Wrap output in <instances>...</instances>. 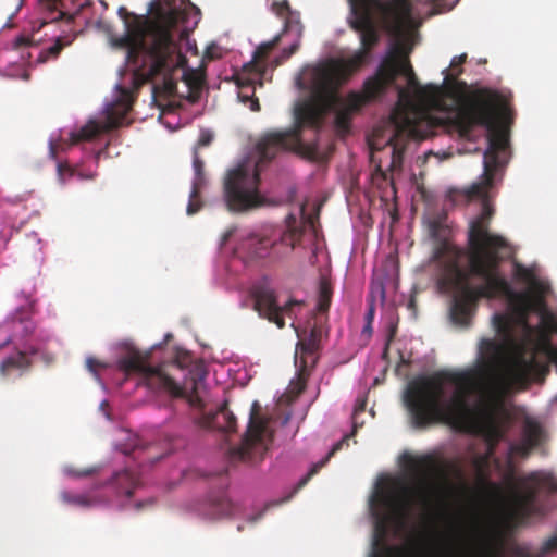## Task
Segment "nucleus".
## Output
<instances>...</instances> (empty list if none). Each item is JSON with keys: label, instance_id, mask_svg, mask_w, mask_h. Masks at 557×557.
Here are the masks:
<instances>
[{"label": "nucleus", "instance_id": "obj_1", "mask_svg": "<svg viewBox=\"0 0 557 557\" xmlns=\"http://www.w3.org/2000/svg\"><path fill=\"white\" fill-rule=\"evenodd\" d=\"M467 54L454 57L449 69L443 71L442 85L426 84L438 89V101L428 104L407 87L396 86L398 102L392 112L385 128H375L369 139L371 160L376 163L375 171L387 178V172L400 171L404 152L410 139H422L425 135L419 131V123L429 119L431 109L453 113L451 123L462 137H468L474 127L482 126L488 132V147L484 152L482 182L469 187L470 196H482L486 186H492L495 173L506 165L509 137L500 125L509 114L506 99L496 90L478 88L468 91V85L459 81L461 65Z\"/></svg>", "mask_w": 557, "mask_h": 557}, {"label": "nucleus", "instance_id": "obj_2", "mask_svg": "<svg viewBox=\"0 0 557 557\" xmlns=\"http://www.w3.org/2000/svg\"><path fill=\"white\" fill-rule=\"evenodd\" d=\"M411 468L414 473L410 482L389 476L376 482L369 499L372 522H521L544 515L546 507L541 500L542 493L557 495V478L550 473L532 472L519 484L511 476L506 488L479 473L474 486L461 483L465 500L478 512L497 513L504 518L434 520L425 516L447 500L451 483L442 470L420 471L416 460H411Z\"/></svg>", "mask_w": 557, "mask_h": 557}, {"label": "nucleus", "instance_id": "obj_3", "mask_svg": "<svg viewBox=\"0 0 557 557\" xmlns=\"http://www.w3.org/2000/svg\"><path fill=\"white\" fill-rule=\"evenodd\" d=\"M504 359V376L508 359L507 342L483 338L480 342V360L462 370H440L420 375L408 383L404 394L405 405L416 429L445 423L481 435L490 448L505 437L508 412L495 380V366Z\"/></svg>", "mask_w": 557, "mask_h": 557}, {"label": "nucleus", "instance_id": "obj_4", "mask_svg": "<svg viewBox=\"0 0 557 557\" xmlns=\"http://www.w3.org/2000/svg\"><path fill=\"white\" fill-rule=\"evenodd\" d=\"M351 17L349 27L359 34L360 48L349 58L330 60L312 71L311 85L315 94L330 97L335 111L334 124L338 133L350 129L352 115L366 103L383 95L404 75L410 89L421 102L434 104L438 101V89L421 86L408 55L399 46L393 47L383 58L374 75L363 83L362 92L350 91L345 98L336 95L337 89L370 59L372 50L381 40V28L400 27L410 21L413 4H429L432 0H348Z\"/></svg>", "mask_w": 557, "mask_h": 557}, {"label": "nucleus", "instance_id": "obj_5", "mask_svg": "<svg viewBox=\"0 0 557 557\" xmlns=\"http://www.w3.org/2000/svg\"><path fill=\"white\" fill-rule=\"evenodd\" d=\"M491 186L485 187L482 196H466L469 200L480 198L481 212L469 222L467 232L466 272L455 263L443 271L440 284L454 293L450 306V319L460 326H469L480 298L513 295V288L500 271V264L510 257L509 242L502 235L491 232L490 226L494 208L487 199Z\"/></svg>", "mask_w": 557, "mask_h": 557}, {"label": "nucleus", "instance_id": "obj_6", "mask_svg": "<svg viewBox=\"0 0 557 557\" xmlns=\"http://www.w3.org/2000/svg\"><path fill=\"white\" fill-rule=\"evenodd\" d=\"M321 112L312 104H299L295 109V124L283 131L264 133L256 145L258 159L255 164L244 162L228 171L224 181V198L228 210L243 212L261 205L259 176L263 168L280 152L298 150L304 126L320 127Z\"/></svg>", "mask_w": 557, "mask_h": 557}, {"label": "nucleus", "instance_id": "obj_7", "mask_svg": "<svg viewBox=\"0 0 557 557\" xmlns=\"http://www.w3.org/2000/svg\"><path fill=\"white\" fill-rule=\"evenodd\" d=\"M177 13L172 11L163 24L153 25L146 39L137 38L126 23L127 33L116 40V45L127 49V63L145 82H154V90L165 96L176 92L177 79L174 73L186 63L175 39L173 28Z\"/></svg>", "mask_w": 557, "mask_h": 557}, {"label": "nucleus", "instance_id": "obj_8", "mask_svg": "<svg viewBox=\"0 0 557 557\" xmlns=\"http://www.w3.org/2000/svg\"><path fill=\"white\" fill-rule=\"evenodd\" d=\"M505 297L515 304L517 322L522 329V336L517 339L512 335L511 320L503 314L494 315V327L507 342V377L511 383L519 385L543 382L548 375V359L554 347L542 329L532 326L528 322L531 310L529 294L513 290V295Z\"/></svg>", "mask_w": 557, "mask_h": 557}, {"label": "nucleus", "instance_id": "obj_9", "mask_svg": "<svg viewBox=\"0 0 557 557\" xmlns=\"http://www.w3.org/2000/svg\"><path fill=\"white\" fill-rule=\"evenodd\" d=\"M148 354H141L136 348H129L127 352L120 357L117 367L120 370L141 375L144 383L153 391H165L172 397L185 398L190 407L203 409L205 401L202 389L205 388V379L207 373L202 370H196L190 373V377L183 385L177 384L162 367H153L148 363Z\"/></svg>", "mask_w": 557, "mask_h": 557}, {"label": "nucleus", "instance_id": "obj_10", "mask_svg": "<svg viewBox=\"0 0 557 557\" xmlns=\"http://www.w3.org/2000/svg\"><path fill=\"white\" fill-rule=\"evenodd\" d=\"M318 222V214L302 213V220L298 222L296 218L289 216L287 220V228L284 231L280 239H272L268 236H260L257 234L249 235L242 244V249L247 251L248 256L252 259H262L274 255L278 257L276 247L278 244L284 245L290 251L297 244L300 243L306 227L311 228L314 233L315 223Z\"/></svg>", "mask_w": 557, "mask_h": 557}, {"label": "nucleus", "instance_id": "obj_11", "mask_svg": "<svg viewBox=\"0 0 557 557\" xmlns=\"http://www.w3.org/2000/svg\"><path fill=\"white\" fill-rule=\"evenodd\" d=\"M120 95L117 99L107 108V117L103 124L90 120L77 132L70 133V145H76L81 141H88L101 133L109 132L120 127L132 109L133 94L129 89L119 87Z\"/></svg>", "mask_w": 557, "mask_h": 557}, {"label": "nucleus", "instance_id": "obj_12", "mask_svg": "<svg viewBox=\"0 0 557 557\" xmlns=\"http://www.w3.org/2000/svg\"><path fill=\"white\" fill-rule=\"evenodd\" d=\"M267 420L259 416V404L253 403L249 423L242 443L230 449L233 460L255 462L261 459L267 450L263 436L267 431Z\"/></svg>", "mask_w": 557, "mask_h": 557}, {"label": "nucleus", "instance_id": "obj_13", "mask_svg": "<svg viewBox=\"0 0 557 557\" xmlns=\"http://www.w3.org/2000/svg\"><path fill=\"white\" fill-rule=\"evenodd\" d=\"M428 233L434 242L433 260L442 264L443 271H447L455 263L459 265L461 250L449 240L450 228L447 225L445 212L432 215L428 222Z\"/></svg>", "mask_w": 557, "mask_h": 557}, {"label": "nucleus", "instance_id": "obj_14", "mask_svg": "<svg viewBox=\"0 0 557 557\" xmlns=\"http://www.w3.org/2000/svg\"><path fill=\"white\" fill-rule=\"evenodd\" d=\"M324 334L325 331L323 329L322 322L317 321L312 326H310L308 337L301 338L297 345L295 362L299 366L297 389L298 394L305 391L306 380L309 375L308 367H313L315 363V354L320 348V343Z\"/></svg>", "mask_w": 557, "mask_h": 557}, {"label": "nucleus", "instance_id": "obj_15", "mask_svg": "<svg viewBox=\"0 0 557 557\" xmlns=\"http://www.w3.org/2000/svg\"><path fill=\"white\" fill-rule=\"evenodd\" d=\"M253 299L255 310L259 315L276 324L280 329L285 326L284 317L292 318L293 308L300 306V302L296 300H289L284 306H280L274 290L267 286L257 287L253 292Z\"/></svg>", "mask_w": 557, "mask_h": 557}, {"label": "nucleus", "instance_id": "obj_16", "mask_svg": "<svg viewBox=\"0 0 557 557\" xmlns=\"http://www.w3.org/2000/svg\"><path fill=\"white\" fill-rule=\"evenodd\" d=\"M193 166L195 172V177L193 180V186L191 191L189 195V202L187 205V214L193 215L200 211L202 208V201H201V190L207 184V180L205 176L203 168L205 163L199 158L197 151L194 152V160H193Z\"/></svg>", "mask_w": 557, "mask_h": 557}, {"label": "nucleus", "instance_id": "obj_17", "mask_svg": "<svg viewBox=\"0 0 557 557\" xmlns=\"http://www.w3.org/2000/svg\"><path fill=\"white\" fill-rule=\"evenodd\" d=\"M237 507L224 493H218L209 497L205 505L203 515L210 519H233Z\"/></svg>", "mask_w": 557, "mask_h": 557}, {"label": "nucleus", "instance_id": "obj_18", "mask_svg": "<svg viewBox=\"0 0 557 557\" xmlns=\"http://www.w3.org/2000/svg\"><path fill=\"white\" fill-rule=\"evenodd\" d=\"M32 360L25 352L17 354L3 359L0 363V374L3 377H10L14 374L22 376L30 370Z\"/></svg>", "mask_w": 557, "mask_h": 557}, {"label": "nucleus", "instance_id": "obj_19", "mask_svg": "<svg viewBox=\"0 0 557 557\" xmlns=\"http://www.w3.org/2000/svg\"><path fill=\"white\" fill-rule=\"evenodd\" d=\"M138 483L139 480L137 475L134 472L125 469L113 474L111 481L109 482V487L112 488L119 496L131 497Z\"/></svg>", "mask_w": 557, "mask_h": 557}, {"label": "nucleus", "instance_id": "obj_20", "mask_svg": "<svg viewBox=\"0 0 557 557\" xmlns=\"http://www.w3.org/2000/svg\"><path fill=\"white\" fill-rule=\"evenodd\" d=\"M373 546L379 547L389 531L392 524H373ZM396 527H407L408 524H395ZM418 527H505L513 530L519 524H417Z\"/></svg>", "mask_w": 557, "mask_h": 557}, {"label": "nucleus", "instance_id": "obj_21", "mask_svg": "<svg viewBox=\"0 0 557 557\" xmlns=\"http://www.w3.org/2000/svg\"><path fill=\"white\" fill-rule=\"evenodd\" d=\"M207 425L224 432H234L236 430V417L228 410L227 406L224 405L216 413L207 418Z\"/></svg>", "mask_w": 557, "mask_h": 557}, {"label": "nucleus", "instance_id": "obj_22", "mask_svg": "<svg viewBox=\"0 0 557 557\" xmlns=\"http://www.w3.org/2000/svg\"><path fill=\"white\" fill-rule=\"evenodd\" d=\"M62 503L73 508H90L101 503V500L90 494H79L70 491H62L59 495Z\"/></svg>", "mask_w": 557, "mask_h": 557}, {"label": "nucleus", "instance_id": "obj_23", "mask_svg": "<svg viewBox=\"0 0 557 557\" xmlns=\"http://www.w3.org/2000/svg\"><path fill=\"white\" fill-rule=\"evenodd\" d=\"M544 437L542 424L534 418L527 417L522 428V440L537 447Z\"/></svg>", "mask_w": 557, "mask_h": 557}, {"label": "nucleus", "instance_id": "obj_24", "mask_svg": "<svg viewBox=\"0 0 557 557\" xmlns=\"http://www.w3.org/2000/svg\"><path fill=\"white\" fill-rule=\"evenodd\" d=\"M280 41V37L276 36L273 40L262 42L255 51L253 59L251 62L244 65V69H255L258 74H262L264 71V66L261 64V61L264 60L268 54L276 47Z\"/></svg>", "mask_w": 557, "mask_h": 557}, {"label": "nucleus", "instance_id": "obj_25", "mask_svg": "<svg viewBox=\"0 0 557 557\" xmlns=\"http://www.w3.org/2000/svg\"><path fill=\"white\" fill-rule=\"evenodd\" d=\"M555 550H557V534L547 539L542 544L540 552L535 556H532L529 552H527L525 549H523L521 547H517L513 553H515L516 557H544L545 555L553 553ZM373 557H381V556L376 555V553H375L373 555Z\"/></svg>", "mask_w": 557, "mask_h": 557}, {"label": "nucleus", "instance_id": "obj_26", "mask_svg": "<svg viewBox=\"0 0 557 557\" xmlns=\"http://www.w3.org/2000/svg\"><path fill=\"white\" fill-rule=\"evenodd\" d=\"M344 442H346V437L343 438L341 442H338L337 444H335L332 448V450L329 453V455L322 459L321 461H319L318 463L313 465V467L310 469V471L299 480V482L297 483L296 485V488H295V492L302 488L308 482L309 480L319 472V470L321 468H323L326 462L329 461V459L331 458V456H333L335 454V451L339 450L342 448V445L344 444Z\"/></svg>", "mask_w": 557, "mask_h": 557}, {"label": "nucleus", "instance_id": "obj_27", "mask_svg": "<svg viewBox=\"0 0 557 557\" xmlns=\"http://www.w3.org/2000/svg\"><path fill=\"white\" fill-rule=\"evenodd\" d=\"M332 286L327 280L322 278L319 285V298L317 309L320 313L329 311L332 300Z\"/></svg>", "mask_w": 557, "mask_h": 557}, {"label": "nucleus", "instance_id": "obj_28", "mask_svg": "<svg viewBox=\"0 0 557 557\" xmlns=\"http://www.w3.org/2000/svg\"><path fill=\"white\" fill-rule=\"evenodd\" d=\"M515 274L519 280H522V281L531 284L532 288L536 293H539V294L544 293L545 286L541 282L536 281V278L534 277V274L531 270L517 263L515 267Z\"/></svg>", "mask_w": 557, "mask_h": 557}, {"label": "nucleus", "instance_id": "obj_29", "mask_svg": "<svg viewBox=\"0 0 557 557\" xmlns=\"http://www.w3.org/2000/svg\"><path fill=\"white\" fill-rule=\"evenodd\" d=\"M63 48H64V44L59 38L52 46L40 51V53L37 58V61L39 63H45L49 59H54L60 54V52L62 51Z\"/></svg>", "mask_w": 557, "mask_h": 557}, {"label": "nucleus", "instance_id": "obj_30", "mask_svg": "<svg viewBox=\"0 0 557 557\" xmlns=\"http://www.w3.org/2000/svg\"><path fill=\"white\" fill-rule=\"evenodd\" d=\"M252 72L258 76V78H260L261 74H258V72L255 69L248 67L245 70L243 67V73H240L236 76V84H237L238 88L244 89V88L252 87L255 81H253V78H251L249 76V74Z\"/></svg>", "mask_w": 557, "mask_h": 557}, {"label": "nucleus", "instance_id": "obj_31", "mask_svg": "<svg viewBox=\"0 0 557 557\" xmlns=\"http://www.w3.org/2000/svg\"><path fill=\"white\" fill-rule=\"evenodd\" d=\"M184 79L191 88H200L203 84V74L193 70L184 71Z\"/></svg>", "mask_w": 557, "mask_h": 557}, {"label": "nucleus", "instance_id": "obj_32", "mask_svg": "<svg viewBox=\"0 0 557 557\" xmlns=\"http://www.w3.org/2000/svg\"><path fill=\"white\" fill-rule=\"evenodd\" d=\"M533 448H535V446L531 445L524 440H521L519 443L511 445V451L522 457L528 456Z\"/></svg>", "mask_w": 557, "mask_h": 557}, {"label": "nucleus", "instance_id": "obj_33", "mask_svg": "<svg viewBox=\"0 0 557 557\" xmlns=\"http://www.w3.org/2000/svg\"><path fill=\"white\" fill-rule=\"evenodd\" d=\"M429 554V547L422 544H413L408 550L409 557H426Z\"/></svg>", "mask_w": 557, "mask_h": 557}, {"label": "nucleus", "instance_id": "obj_34", "mask_svg": "<svg viewBox=\"0 0 557 557\" xmlns=\"http://www.w3.org/2000/svg\"><path fill=\"white\" fill-rule=\"evenodd\" d=\"M299 49V42H294L293 45H290L288 48H285L283 51H282V54L280 57V60H277V64L282 63L283 61L287 60L288 58H290L297 50Z\"/></svg>", "mask_w": 557, "mask_h": 557}, {"label": "nucleus", "instance_id": "obj_35", "mask_svg": "<svg viewBox=\"0 0 557 557\" xmlns=\"http://www.w3.org/2000/svg\"><path fill=\"white\" fill-rule=\"evenodd\" d=\"M212 140H213V135L209 131H202L200 133L197 146L198 147L209 146Z\"/></svg>", "mask_w": 557, "mask_h": 557}, {"label": "nucleus", "instance_id": "obj_36", "mask_svg": "<svg viewBox=\"0 0 557 557\" xmlns=\"http://www.w3.org/2000/svg\"><path fill=\"white\" fill-rule=\"evenodd\" d=\"M86 367L91 373L96 374L98 369L103 368L104 364L97 360L96 358L89 357L86 360Z\"/></svg>", "mask_w": 557, "mask_h": 557}, {"label": "nucleus", "instance_id": "obj_37", "mask_svg": "<svg viewBox=\"0 0 557 557\" xmlns=\"http://www.w3.org/2000/svg\"><path fill=\"white\" fill-rule=\"evenodd\" d=\"M274 11L278 14V15H283L285 12L288 11L289 9V5H288V2L287 1H284V2H274L272 4Z\"/></svg>", "mask_w": 557, "mask_h": 557}, {"label": "nucleus", "instance_id": "obj_38", "mask_svg": "<svg viewBox=\"0 0 557 557\" xmlns=\"http://www.w3.org/2000/svg\"><path fill=\"white\" fill-rule=\"evenodd\" d=\"M61 0H40L41 5L46 7L48 10H55Z\"/></svg>", "mask_w": 557, "mask_h": 557}, {"label": "nucleus", "instance_id": "obj_39", "mask_svg": "<svg viewBox=\"0 0 557 557\" xmlns=\"http://www.w3.org/2000/svg\"><path fill=\"white\" fill-rule=\"evenodd\" d=\"M64 172H67V173H70V175H72L71 169L66 164L59 163L58 164V174L62 182H64V178H63Z\"/></svg>", "mask_w": 557, "mask_h": 557}, {"label": "nucleus", "instance_id": "obj_40", "mask_svg": "<svg viewBox=\"0 0 557 557\" xmlns=\"http://www.w3.org/2000/svg\"><path fill=\"white\" fill-rule=\"evenodd\" d=\"M20 325H23L25 336L32 334L34 331V325L30 321L20 322Z\"/></svg>", "mask_w": 557, "mask_h": 557}, {"label": "nucleus", "instance_id": "obj_41", "mask_svg": "<svg viewBox=\"0 0 557 557\" xmlns=\"http://www.w3.org/2000/svg\"><path fill=\"white\" fill-rule=\"evenodd\" d=\"M249 102H250V110L251 111L257 112V111L260 110V103H259L258 98L252 97Z\"/></svg>", "mask_w": 557, "mask_h": 557}, {"label": "nucleus", "instance_id": "obj_42", "mask_svg": "<svg viewBox=\"0 0 557 557\" xmlns=\"http://www.w3.org/2000/svg\"><path fill=\"white\" fill-rule=\"evenodd\" d=\"M189 361V356L188 355H185L182 359L181 358H177L174 363L178 367V368H183L187 362Z\"/></svg>", "mask_w": 557, "mask_h": 557}, {"label": "nucleus", "instance_id": "obj_43", "mask_svg": "<svg viewBox=\"0 0 557 557\" xmlns=\"http://www.w3.org/2000/svg\"><path fill=\"white\" fill-rule=\"evenodd\" d=\"M548 373L550 372V363L552 362H555L557 364V349L554 348V351H552V354H549V359H548Z\"/></svg>", "mask_w": 557, "mask_h": 557}, {"label": "nucleus", "instance_id": "obj_44", "mask_svg": "<svg viewBox=\"0 0 557 557\" xmlns=\"http://www.w3.org/2000/svg\"><path fill=\"white\" fill-rule=\"evenodd\" d=\"M253 92H255V90H253V89H252V95H251V96H250V95H245V94H243V92H239V94H238V97H239V99L242 100V102L247 103V102H249V101L251 100V98L253 97Z\"/></svg>", "mask_w": 557, "mask_h": 557}, {"label": "nucleus", "instance_id": "obj_45", "mask_svg": "<svg viewBox=\"0 0 557 557\" xmlns=\"http://www.w3.org/2000/svg\"><path fill=\"white\" fill-rule=\"evenodd\" d=\"M366 408V400H358L355 407V413L362 412Z\"/></svg>", "mask_w": 557, "mask_h": 557}, {"label": "nucleus", "instance_id": "obj_46", "mask_svg": "<svg viewBox=\"0 0 557 557\" xmlns=\"http://www.w3.org/2000/svg\"><path fill=\"white\" fill-rule=\"evenodd\" d=\"M233 231H227L222 235L221 244L224 245L228 238L232 236Z\"/></svg>", "mask_w": 557, "mask_h": 557}, {"label": "nucleus", "instance_id": "obj_47", "mask_svg": "<svg viewBox=\"0 0 557 557\" xmlns=\"http://www.w3.org/2000/svg\"><path fill=\"white\" fill-rule=\"evenodd\" d=\"M374 315V308L371 306L367 312V321L372 322Z\"/></svg>", "mask_w": 557, "mask_h": 557}, {"label": "nucleus", "instance_id": "obj_48", "mask_svg": "<svg viewBox=\"0 0 557 557\" xmlns=\"http://www.w3.org/2000/svg\"><path fill=\"white\" fill-rule=\"evenodd\" d=\"M50 154L52 156V158H55L57 156V147L52 141L50 143Z\"/></svg>", "mask_w": 557, "mask_h": 557}, {"label": "nucleus", "instance_id": "obj_49", "mask_svg": "<svg viewBox=\"0 0 557 557\" xmlns=\"http://www.w3.org/2000/svg\"><path fill=\"white\" fill-rule=\"evenodd\" d=\"M90 473H91V470H83V471L76 472L75 475H77V476H87Z\"/></svg>", "mask_w": 557, "mask_h": 557}, {"label": "nucleus", "instance_id": "obj_50", "mask_svg": "<svg viewBox=\"0 0 557 557\" xmlns=\"http://www.w3.org/2000/svg\"><path fill=\"white\" fill-rule=\"evenodd\" d=\"M119 14L123 17H126L128 15V13L126 12V9L125 8H120L119 9Z\"/></svg>", "mask_w": 557, "mask_h": 557}, {"label": "nucleus", "instance_id": "obj_51", "mask_svg": "<svg viewBox=\"0 0 557 557\" xmlns=\"http://www.w3.org/2000/svg\"><path fill=\"white\" fill-rule=\"evenodd\" d=\"M12 341V337L9 336L2 344H0V349L3 348L4 346L9 345Z\"/></svg>", "mask_w": 557, "mask_h": 557}, {"label": "nucleus", "instance_id": "obj_52", "mask_svg": "<svg viewBox=\"0 0 557 557\" xmlns=\"http://www.w3.org/2000/svg\"><path fill=\"white\" fill-rule=\"evenodd\" d=\"M394 337V332H391L389 334V337H388V341H392V338ZM388 344L389 342L386 343V347H385V351H384V355L386 354L387 349H388Z\"/></svg>", "mask_w": 557, "mask_h": 557}, {"label": "nucleus", "instance_id": "obj_53", "mask_svg": "<svg viewBox=\"0 0 557 557\" xmlns=\"http://www.w3.org/2000/svg\"><path fill=\"white\" fill-rule=\"evenodd\" d=\"M364 332H371V322H368L367 325L364 326Z\"/></svg>", "mask_w": 557, "mask_h": 557}, {"label": "nucleus", "instance_id": "obj_54", "mask_svg": "<svg viewBox=\"0 0 557 557\" xmlns=\"http://www.w3.org/2000/svg\"><path fill=\"white\" fill-rule=\"evenodd\" d=\"M456 472H457V475H458L459 478H461V476H462V472H461V470H460V469H456Z\"/></svg>", "mask_w": 557, "mask_h": 557}, {"label": "nucleus", "instance_id": "obj_55", "mask_svg": "<svg viewBox=\"0 0 557 557\" xmlns=\"http://www.w3.org/2000/svg\"><path fill=\"white\" fill-rule=\"evenodd\" d=\"M141 507H143V504H141V503H140V504H137V508H138V509H139V508H141Z\"/></svg>", "mask_w": 557, "mask_h": 557}]
</instances>
